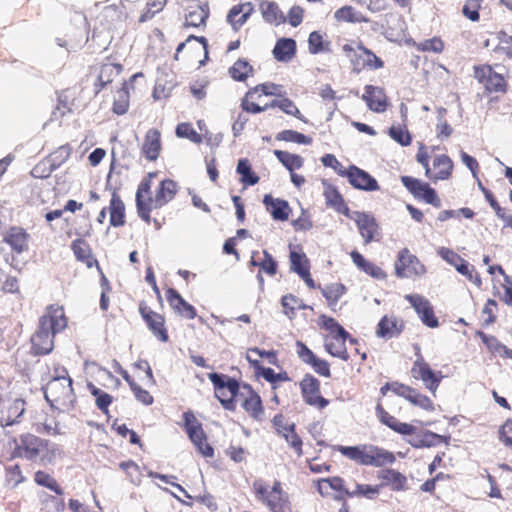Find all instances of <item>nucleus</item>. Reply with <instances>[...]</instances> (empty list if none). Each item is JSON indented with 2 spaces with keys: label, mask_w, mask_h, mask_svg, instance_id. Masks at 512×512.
I'll return each instance as SVG.
<instances>
[{
  "label": "nucleus",
  "mask_w": 512,
  "mask_h": 512,
  "mask_svg": "<svg viewBox=\"0 0 512 512\" xmlns=\"http://www.w3.org/2000/svg\"><path fill=\"white\" fill-rule=\"evenodd\" d=\"M411 374L415 379H420L424 386L433 394L439 387L443 375L440 371H433L430 365L424 360L422 354L414 361L411 369Z\"/></svg>",
  "instance_id": "obj_7"
},
{
  "label": "nucleus",
  "mask_w": 512,
  "mask_h": 512,
  "mask_svg": "<svg viewBox=\"0 0 512 512\" xmlns=\"http://www.w3.org/2000/svg\"><path fill=\"white\" fill-rule=\"evenodd\" d=\"M342 50L350 59L353 70L357 73L365 68L374 70L383 67V61L361 43H357L356 46L345 44Z\"/></svg>",
  "instance_id": "obj_4"
},
{
  "label": "nucleus",
  "mask_w": 512,
  "mask_h": 512,
  "mask_svg": "<svg viewBox=\"0 0 512 512\" xmlns=\"http://www.w3.org/2000/svg\"><path fill=\"white\" fill-rule=\"evenodd\" d=\"M401 182L415 198L421 199L437 208L441 206V200L436 194V191L431 188L428 183H424L410 176H402Z\"/></svg>",
  "instance_id": "obj_8"
},
{
  "label": "nucleus",
  "mask_w": 512,
  "mask_h": 512,
  "mask_svg": "<svg viewBox=\"0 0 512 512\" xmlns=\"http://www.w3.org/2000/svg\"><path fill=\"white\" fill-rule=\"evenodd\" d=\"M280 435H282L287 443L294 449L298 456L302 455V440L295 433L294 426H287L284 431L280 430Z\"/></svg>",
  "instance_id": "obj_49"
},
{
  "label": "nucleus",
  "mask_w": 512,
  "mask_h": 512,
  "mask_svg": "<svg viewBox=\"0 0 512 512\" xmlns=\"http://www.w3.org/2000/svg\"><path fill=\"white\" fill-rule=\"evenodd\" d=\"M282 307L284 313L291 319L295 315V311L303 309L305 306L303 302L292 294L283 296Z\"/></svg>",
  "instance_id": "obj_48"
},
{
  "label": "nucleus",
  "mask_w": 512,
  "mask_h": 512,
  "mask_svg": "<svg viewBox=\"0 0 512 512\" xmlns=\"http://www.w3.org/2000/svg\"><path fill=\"white\" fill-rule=\"evenodd\" d=\"M362 99L366 102L368 108L376 113H382L387 108V98L384 90L380 87L367 85Z\"/></svg>",
  "instance_id": "obj_14"
},
{
  "label": "nucleus",
  "mask_w": 512,
  "mask_h": 512,
  "mask_svg": "<svg viewBox=\"0 0 512 512\" xmlns=\"http://www.w3.org/2000/svg\"><path fill=\"white\" fill-rule=\"evenodd\" d=\"M440 438L439 435L433 432H425L422 437L413 436L408 440V443L415 448L430 447L433 445V439Z\"/></svg>",
  "instance_id": "obj_60"
},
{
  "label": "nucleus",
  "mask_w": 512,
  "mask_h": 512,
  "mask_svg": "<svg viewBox=\"0 0 512 512\" xmlns=\"http://www.w3.org/2000/svg\"><path fill=\"white\" fill-rule=\"evenodd\" d=\"M345 293V287L342 284H332L323 289V295L329 302V305H336L340 297Z\"/></svg>",
  "instance_id": "obj_53"
},
{
  "label": "nucleus",
  "mask_w": 512,
  "mask_h": 512,
  "mask_svg": "<svg viewBox=\"0 0 512 512\" xmlns=\"http://www.w3.org/2000/svg\"><path fill=\"white\" fill-rule=\"evenodd\" d=\"M176 135L179 138H187L194 143H201L202 137L189 123H180L176 127Z\"/></svg>",
  "instance_id": "obj_51"
},
{
  "label": "nucleus",
  "mask_w": 512,
  "mask_h": 512,
  "mask_svg": "<svg viewBox=\"0 0 512 512\" xmlns=\"http://www.w3.org/2000/svg\"><path fill=\"white\" fill-rule=\"evenodd\" d=\"M140 312L154 336L162 342H167L168 334L164 328V317L154 311H145V309L142 308Z\"/></svg>",
  "instance_id": "obj_20"
},
{
  "label": "nucleus",
  "mask_w": 512,
  "mask_h": 512,
  "mask_svg": "<svg viewBox=\"0 0 512 512\" xmlns=\"http://www.w3.org/2000/svg\"><path fill=\"white\" fill-rule=\"evenodd\" d=\"M263 203L275 220L285 221L289 218L290 209L287 201L265 195Z\"/></svg>",
  "instance_id": "obj_25"
},
{
  "label": "nucleus",
  "mask_w": 512,
  "mask_h": 512,
  "mask_svg": "<svg viewBox=\"0 0 512 512\" xmlns=\"http://www.w3.org/2000/svg\"><path fill=\"white\" fill-rule=\"evenodd\" d=\"M166 298L172 309L182 317L187 319H194L196 317L195 308L186 302L175 289L169 288Z\"/></svg>",
  "instance_id": "obj_17"
},
{
  "label": "nucleus",
  "mask_w": 512,
  "mask_h": 512,
  "mask_svg": "<svg viewBox=\"0 0 512 512\" xmlns=\"http://www.w3.org/2000/svg\"><path fill=\"white\" fill-rule=\"evenodd\" d=\"M395 273L399 278H413L424 275L426 268L415 255L404 248L397 255Z\"/></svg>",
  "instance_id": "obj_6"
},
{
  "label": "nucleus",
  "mask_w": 512,
  "mask_h": 512,
  "mask_svg": "<svg viewBox=\"0 0 512 512\" xmlns=\"http://www.w3.org/2000/svg\"><path fill=\"white\" fill-rule=\"evenodd\" d=\"M389 135L390 137L399 143L401 146H408L411 144L412 137L408 130L406 129L405 125L402 126H391L389 129Z\"/></svg>",
  "instance_id": "obj_50"
},
{
  "label": "nucleus",
  "mask_w": 512,
  "mask_h": 512,
  "mask_svg": "<svg viewBox=\"0 0 512 512\" xmlns=\"http://www.w3.org/2000/svg\"><path fill=\"white\" fill-rule=\"evenodd\" d=\"M129 108V96L125 90H120L115 96L113 103V112L117 115H123Z\"/></svg>",
  "instance_id": "obj_58"
},
{
  "label": "nucleus",
  "mask_w": 512,
  "mask_h": 512,
  "mask_svg": "<svg viewBox=\"0 0 512 512\" xmlns=\"http://www.w3.org/2000/svg\"><path fill=\"white\" fill-rule=\"evenodd\" d=\"M4 241L17 253H22L28 248V234L20 227L10 228Z\"/></svg>",
  "instance_id": "obj_26"
},
{
  "label": "nucleus",
  "mask_w": 512,
  "mask_h": 512,
  "mask_svg": "<svg viewBox=\"0 0 512 512\" xmlns=\"http://www.w3.org/2000/svg\"><path fill=\"white\" fill-rule=\"evenodd\" d=\"M48 402H71L73 398L72 382L62 380H50L44 391Z\"/></svg>",
  "instance_id": "obj_10"
},
{
  "label": "nucleus",
  "mask_w": 512,
  "mask_h": 512,
  "mask_svg": "<svg viewBox=\"0 0 512 512\" xmlns=\"http://www.w3.org/2000/svg\"><path fill=\"white\" fill-rule=\"evenodd\" d=\"M177 192V184L170 179L163 180L154 197L156 207H162L171 201Z\"/></svg>",
  "instance_id": "obj_31"
},
{
  "label": "nucleus",
  "mask_w": 512,
  "mask_h": 512,
  "mask_svg": "<svg viewBox=\"0 0 512 512\" xmlns=\"http://www.w3.org/2000/svg\"><path fill=\"white\" fill-rule=\"evenodd\" d=\"M337 450L346 458L367 466V444L357 446H338Z\"/></svg>",
  "instance_id": "obj_32"
},
{
  "label": "nucleus",
  "mask_w": 512,
  "mask_h": 512,
  "mask_svg": "<svg viewBox=\"0 0 512 512\" xmlns=\"http://www.w3.org/2000/svg\"><path fill=\"white\" fill-rule=\"evenodd\" d=\"M59 449L56 444L33 434H23L14 439L12 458H24L40 464L51 463Z\"/></svg>",
  "instance_id": "obj_2"
},
{
  "label": "nucleus",
  "mask_w": 512,
  "mask_h": 512,
  "mask_svg": "<svg viewBox=\"0 0 512 512\" xmlns=\"http://www.w3.org/2000/svg\"><path fill=\"white\" fill-rule=\"evenodd\" d=\"M253 488L259 500L266 504L272 512H285L288 506L287 494L282 490L281 483L275 481L273 487H269L262 481L256 480Z\"/></svg>",
  "instance_id": "obj_3"
},
{
  "label": "nucleus",
  "mask_w": 512,
  "mask_h": 512,
  "mask_svg": "<svg viewBox=\"0 0 512 512\" xmlns=\"http://www.w3.org/2000/svg\"><path fill=\"white\" fill-rule=\"evenodd\" d=\"M400 332L401 327H399L397 319L384 316L378 324L376 333L379 337L390 339L399 335Z\"/></svg>",
  "instance_id": "obj_34"
},
{
  "label": "nucleus",
  "mask_w": 512,
  "mask_h": 512,
  "mask_svg": "<svg viewBox=\"0 0 512 512\" xmlns=\"http://www.w3.org/2000/svg\"><path fill=\"white\" fill-rule=\"evenodd\" d=\"M404 298L411 304L424 325L429 328H437L439 326L433 306L426 297L420 294H407Z\"/></svg>",
  "instance_id": "obj_9"
},
{
  "label": "nucleus",
  "mask_w": 512,
  "mask_h": 512,
  "mask_svg": "<svg viewBox=\"0 0 512 512\" xmlns=\"http://www.w3.org/2000/svg\"><path fill=\"white\" fill-rule=\"evenodd\" d=\"M137 212L141 219L146 222L150 221V212L157 209L154 198L148 195H136Z\"/></svg>",
  "instance_id": "obj_37"
},
{
  "label": "nucleus",
  "mask_w": 512,
  "mask_h": 512,
  "mask_svg": "<svg viewBox=\"0 0 512 512\" xmlns=\"http://www.w3.org/2000/svg\"><path fill=\"white\" fill-rule=\"evenodd\" d=\"M124 210L125 207L123 201L114 193L110 201V224L112 226L117 227L124 225Z\"/></svg>",
  "instance_id": "obj_36"
},
{
  "label": "nucleus",
  "mask_w": 512,
  "mask_h": 512,
  "mask_svg": "<svg viewBox=\"0 0 512 512\" xmlns=\"http://www.w3.org/2000/svg\"><path fill=\"white\" fill-rule=\"evenodd\" d=\"M331 488L335 491L342 492L346 495V490H349V486L345 484V481L340 477L326 478L320 481L319 491L323 493L324 488Z\"/></svg>",
  "instance_id": "obj_52"
},
{
  "label": "nucleus",
  "mask_w": 512,
  "mask_h": 512,
  "mask_svg": "<svg viewBox=\"0 0 512 512\" xmlns=\"http://www.w3.org/2000/svg\"><path fill=\"white\" fill-rule=\"evenodd\" d=\"M283 94V87L274 83H263L248 91L249 97H254L256 95H258V97H261L262 95L281 97Z\"/></svg>",
  "instance_id": "obj_39"
},
{
  "label": "nucleus",
  "mask_w": 512,
  "mask_h": 512,
  "mask_svg": "<svg viewBox=\"0 0 512 512\" xmlns=\"http://www.w3.org/2000/svg\"><path fill=\"white\" fill-rule=\"evenodd\" d=\"M320 320L322 326L329 331L328 335H347V331L334 318L323 315Z\"/></svg>",
  "instance_id": "obj_63"
},
{
  "label": "nucleus",
  "mask_w": 512,
  "mask_h": 512,
  "mask_svg": "<svg viewBox=\"0 0 512 512\" xmlns=\"http://www.w3.org/2000/svg\"><path fill=\"white\" fill-rule=\"evenodd\" d=\"M88 388L91 394L95 397L97 407L102 412L107 413L108 407L112 402V396L92 384H89Z\"/></svg>",
  "instance_id": "obj_47"
},
{
  "label": "nucleus",
  "mask_w": 512,
  "mask_h": 512,
  "mask_svg": "<svg viewBox=\"0 0 512 512\" xmlns=\"http://www.w3.org/2000/svg\"><path fill=\"white\" fill-rule=\"evenodd\" d=\"M290 267L291 270L297 273L298 275L303 274V272L309 271V261L306 255L302 252L291 250Z\"/></svg>",
  "instance_id": "obj_42"
},
{
  "label": "nucleus",
  "mask_w": 512,
  "mask_h": 512,
  "mask_svg": "<svg viewBox=\"0 0 512 512\" xmlns=\"http://www.w3.org/2000/svg\"><path fill=\"white\" fill-rule=\"evenodd\" d=\"M71 151L72 149L69 145H62L59 148H57L54 152H52L46 158V160L54 169H57L64 162L67 161V159L70 157Z\"/></svg>",
  "instance_id": "obj_44"
},
{
  "label": "nucleus",
  "mask_w": 512,
  "mask_h": 512,
  "mask_svg": "<svg viewBox=\"0 0 512 512\" xmlns=\"http://www.w3.org/2000/svg\"><path fill=\"white\" fill-rule=\"evenodd\" d=\"M274 154L290 172H293L296 169H300L303 166V158L297 154H292L281 150H275Z\"/></svg>",
  "instance_id": "obj_38"
},
{
  "label": "nucleus",
  "mask_w": 512,
  "mask_h": 512,
  "mask_svg": "<svg viewBox=\"0 0 512 512\" xmlns=\"http://www.w3.org/2000/svg\"><path fill=\"white\" fill-rule=\"evenodd\" d=\"M185 15V26L187 27H200L204 25L209 15L208 5L200 3L199 1H191L187 8Z\"/></svg>",
  "instance_id": "obj_15"
},
{
  "label": "nucleus",
  "mask_w": 512,
  "mask_h": 512,
  "mask_svg": "<svg viewBox=\"0 0 512 512\" xmlns=\"http://www.w3.org/2000/svg\"><path fill=\"white\" fill-rule=\"evenodd\" d=\"M453 162L447 155H437L433 159L432 168L430 167V176L432 181L447 180L452 173Z\"/></svg>",
  "instance_id": "obj_19"
},
{
  "label": "nucleus",
  "mask_w": 512,
  "mask_h": 512,
  "mask_svg": "<svg viewBox=\"0 0 512 512\" xmlns=\"http://www.w3.org/2000/svg\"><path fill=\"white\" fill-rule=\"evenodd\" d=\"M260 11L265 22L269 24L279 25L285 22V17L275 2L262 1Z\"/></svg>",
  "instance_id": "obj_29"
},
{
  "label": "nucleus",
  "mask_w": 512,
  "mask_h": 512,
  "mask_svg": "<svg viewBox=\"0 0 512 512\" xmlns=\"http://www.w3.org/2000/svg\"><path fill=\"white\" fill-rule=\"evenodd\" d=\"M408 401L427 411L434 409L433 402L427 396L418 393L416 390L412 392L411 398H409Z\"/></svg>",
  "instance_id": "obj_64"
},
{
  "label": "nucleus",
  "mask_w": 512,
  "mask_h": 512,
  "mask_svg": "<svg viewBox=\"0 0 512 512\" xmlns=\"http://www.w3.org/2000/svg\"><path fill=\"white\" fill-rule=\"evenodd\" d=\"M209 379L215 386V395L217 398H221L220 393H222L224 390L229 392L230 399L238 397L239 384L236 380L219 375L217 373L209 374Z\"/></svg>",
  "instance_id": "obj_22"
},
{
  "label": "nucleus",
  "mask_w": 512,
  "mask_h": 512,
  "mask_svg": "<svg viewBox=\"0 0 512 512\" xmlns=\"http://www.w3.org/2000/svg\"><path fill=\"white\" fill-rule=\"evenodd\" d=\"M349 338V334L347 335H327L324 339V345L326 351L333 357H338L341 360L347 361L349 359V354L346 348V339Z\"/></svg>",
  "instance_id": "obj_18"
},
{
  "label": "nucleus",
  "mask_w": 512,
  "mask_h": 512,
  "mask_svg": "<svg viewBox=\"0 0 512 512\" xmlns=\"http://www.w3.org/2000/svg\"><path fill=\"white\" fill-rule=\"evenodd\" d=\"M122 71V66L119 64L107 63L102 65L98 80L101 83V87L106 86L112 82L114 77L119 76Z\"/></svg>",
  "instance_id": "obj_41"
},
{
  "label": "nucleus",
  "mask_w": 512,
  "mask_h": 512,
  "mask_svg": "<svg viewBox=\"0 0 512 512\" xmlns=\"http://www.w3.org/2000/svg\"><path fill=\"white\" fill-rule=\"evenodd\" d=\"M380 491V486L368 485V484H359L354 483L353 487H349V490H346V496L350 498H366V499H374L378 496Z\"/></svg>",
  "instance_id": "obj_33"
},
{
  "label": "nucleus",
  "mask_w": 512,
  "mask_h": 512,
  "mask_svg": "<svg viewBox=\"0 0 512 512\" xmlns=\"http://www.w3.org/2000/svg\"><path fill=\"white\" fill-rule=\"evenodd\" d=\"M367 452V466L382 467L395 461L392 452L378 446L367 444Z\"/></svg>",
  "instance_id": "obj_24"
},
{
  "label": "nucleus",
  "mask_w": 512,
  "mask_h": 512,
  "mask_svg": "<svg viewBox=\"0 0 512 512\" xmlns=\"http://www.w3.org/2000/svg\"><path fill=\"white\" fill-rule=\"evenodd\" d=\"M66 326L63 308L50 306L40 318L39 329L31 337L35 354L50 353L54 347V335L64 330Z\"/></svg>",
  "instance_id": "obj_1"
},
{
  "label": "nucleus",
  "mask_w": 512,
  "mask_h": 512,
  "mask_svg": "<svg viewBox=\"0 0 512 512\" xmlns=\"http://www.w3.org/2000/svg\"><path fill=\"white\" fill-rule=\"evenodd\" d=\"M381 477L392 485L393 490L400 491L405 489L407 479L400 472L393 469H388L383 471Z\"/></svg>",
  "instance_id": "obj_45"
},
{
  "label": "nucleus",
  "mask_w": 512,
  "mask_h": 512,
  "mask_svg": "<svg viewBox=\"0 0 512 512\" xmlns=\"http://www.w3.org/2000/svg\"><path fill=\"white\" fill-rule=\"evenodd\" d=\"M184 428L188 434L189 439L194 444L198 452L204 457H212L214 449L207 442V436L202 428V424L197 420L191 411L183 414Z\"/></svg>",
  "instance_id": "obj_5"
},
{
  "label": "nucleus",
  "mask_w": 512,
  "mask_h": 512,
  "mask_svg": "<svg viewBox=\"0 0 512 512\" xmlns=\"http://www.w3.org/2000/svg\"><path fill=\"white\" fill-rule=\"evenodd\" d=\"M72 250L78 260L87 261L90 258V249L88 244L82 239H76L72 242Z\"/></svg>",
  "instance_id": "obj_62"
},
{
  "label": "nucleus",
  "mask_w": 512,
  "mask_h": 512,
  "mask_svg": "<svg viewBox=\"0 0 512 512\" xmlns=\"http://www.w3.org/2000/svg\"><path fill=\"white\" fill-rule=\"evenodd\" d=\"M35 482L41 486L47 487L59 495L63 493L56 480L45 472L38 471L35 474Z\"/></svg>",
  "instance_id": "obj_54"
},
{
  "label": "nucleus",
  "mask_w": 512,
  "mask_h": 512,
  "mask_svg": "<svg viewBox=\"0 0 512 512\" xmlns=\"http://www.w3.org/2000/svg\"><path fill=\"white\" fill-rule=\"evenodd\" d=\"M161 150L160 132L157 129H149L145 135L142 145V152L145 157L154 161L158 158Z\"/></svg>",
  "instance_id": "obj_23"
},
{
  "label": "nucleus",
  "mask_w": 512,
  "mask_h": 512,
  "mask_svg": "<svg viewBox=\"0 0 512 512\" xmlns=\"http://www.w3.org/2000/svg\"><path fill=\"white\" fill-rule=\"evenodd\" d=\"M278 139L286 141V142H294L298 144L308 145L311 143V139L306 135L293 131V130H284L278 135Z\"/></svg>",
  "instance_id": "obj_57"
},
{
  "label": "nucleus",
  "mask_w": 512,
  "mask_h": 512,
  "mask_svg": "<svg viewBox=\"0 0 512 512\" xmlns=\"http://www.w3.org/2000/svg\"><path fill=\"white\" fill-rule=\"evenodd\" d=\"M417 49L423 52L441 53L444 49V43L440 38L433 37L418 43Z\"/></svg>",
  "instance_id": "obj_55"
},
{
  "label": "nucleus",
  "mask_w": 512,
  "mask_h": 512,
  "mask_svg": "<svg viewBox=\"0 0 512 512\" xmlns=\"http://www.w3.org/2000/svg\"><path fill=\"white\" fill-rule=\"evenodd\" d=\"M324 196L328 205L332 206L338 211L343 207V199L339 192L331 186H328L324 191Z\"/></svg>",
  "instance_id": "obj_61"
},
{
  "label": "nucleus",
  "mask_w": 512,
  "mask_h": 512,
  "mask_svg": "<svg viewBox=\"0 0 512 512\" xmlns=\"http://www.w3.org/2000/svg\"><path fill=\"white\" fill-rule=\"evenodd\" d=\"M243 389L244 392H242L241 395L245 396V399L242 402V407L254 419L260 420L263 415V407L259 395L248 385H244Z\"/></svg>",
  "instance_id": "obj_21"
},
{
  "label": "nucleus",
  "mask_w": 512,
  "mask_h": 512,
  "mask_svg": "<svg viewBox=\"0 0 512 512\" xmlns=\"http://www.w3.org/2000/svg\"><path fill=\"white\" fill-rule=\"evenodd\" d=\"M296 51V42L290 38H283L277 41L273 54L281 62H288L292 59Z\"/></svg>",
  "instance_id": "obj_30"
},
{
  "label": "nucleus",
  "mask_w": 512,
  "mask_h": 512,
  "mask_svg": "<svg viewBox=\"0 0 512 512\" xmlns=\"http://www.w3.org/2000/svg\"><path fill=\"white\" fill-rule=\"evenodd\" d=\"M261 97L258 95L254 97H249L248 92L245 94L244 98L241 101V107L244 111L257 114L263 112L268 109V106H260L255 102V100L259 101Z\"/></svg>",
  "instance_id": "obj_59"
},
{
  "label": "nucleus",
  "mask_w": 512,
  "mask_h": 512,
  "mask_svg": "<svg viewBox=\"0 0 512 512\" xmlns=\"http://www.w3.org/2000/svg\"><path fill=\"white\" fill-rule=\"evenodd\" d=\"M353 263L366 274L376 279H384L386 273L372 262L366 260L359 252L352 251L350 253Z\"/></svg>",
  "instance_id": "obj_28"
},
{
  "label": "nucleus",
  "mask_w": 512,
  "mask_h": 512,
  "mask_svg": "<svg viewBox=\"0 0 512 512\" xmlns=\"http://www.w3.org/2000/svg\"><path fill=\"white\" fill-rule=\"evenodd\" d=\"M253 11L251 3H243L233 6L228 15L227 21L232 25L234 30H238L249 18Z\"/></svg>",
  "instance_id": "obj_27"
},
{
  "label": "nucleus",
  "mask_w": 512,
  "mask_h": 512,
  "mask_svg": "<svg viewBox=\"0 0 512 512\" xmlns=\"http://www.w3.org/2000/svg\"><path fill=\"white\" fill-rule=\"evenodd\" d=\"M26 402L22 398L15 399L8 409V422L6 425H13L19 422L25 412Z\"/></svg>",
  "instance_id": "obj_46"
},
{
  "label": "nucleus",
  "mask_w": 512,
  "mask_h": 512,
  "mask_svg": "<svg viewBox=\"0 0 512 512\" xmlns=\"http://www.w3.org/2000/svg\"><path fill=\"white\" fill-rule=\"evenodd\" d=\"M352 218L356 222L365 244L378 240V224L373 216L363 212H355Z\"/></svg>",
  "instance_id": "obj_13"
},
{
  "label": "nucleus",
  "mask_w": 512,
  "mask_h": 512,
  "mask_svg": "<svg viewBox=\"0 0 512 512\" xmlns=\"http://www.w3.org/2000/svg\"><path fill=\"white\" fill-rule=\"evenodd\" d=\"M475 77L485 85L489 92H503L505 90L504 78L493 72L490 67L476 69Z\"/></svg>",
  "instance_id": "obj_16"
},
{
  "label": "nucleus",
  "mask_w": 512,
  "mask_h": 512,
  "mask_svg": "<svg viewBox=\"0 0 512 512\" xmlns=\"http://www.w3.org/2000/svg\"><path fill=\"white\" fill-rule=\"evenodd\" d=\"M334 18L338 22L361 23L367 22L368 19L352 6H343L334 12Z\"/></svg>",
  "instance_id": "obj_35"
},
{
  "label": "nucleus",
  "mask_w": 512,
  "mask_h": 512,
  "mask_svg": "<svg viewBox=\"0 0 512 512\" xmlns=\"http://www.w3.org/2000/svg\"><path fill=\"white\" fill-rule=\"evenodd\" d=\"M319 386V381L311 375H306L300 382L301 392L305 402L323 409L328 405V400L320 396Z\"/></svg>",
  "instance_id": "obj_11"
},
{
  "label": "nucleus",
  "mask_w": 512,
  "mask_h": 512,
  "mask_svg": "<svg viewBox=\"0 0 512 512\" xmlns=\"http://www.w3.org/2000/svg\"><path fill=\"white\" fill-rule=\"evenodd\" d=\"M346 177L348 178L349 183L356 189L365 191H376L379 189V185L375 178L354 165L347 169Z\"/></svg>",
  "instance_id": "obj_12"
},
{
  "label": "nucleus",
  "mask_w": 512,
  "mask_h": 512,
  "mask_svg": "<svg viewBox=\"0 0 512 512\" xmlns=\"http://www.w3.org/2000/svg\"><path fill=\"white\" fill-rule=\"evenodd\" d=\"M484 195L491 207L494 209L496 215L505 222L506 226L512 228V216L504 212L489 190H484Z\"/></svg>",
  "instance_id": "obj_56"
},
{
  "label": "nucleus",
  "mask_w": 512,
  "mask_h": 512,
  "mask_svg": "<svg viewBox=\"0 0 512 512\" xmlns=\"http://www.w3.org/2000/svg\"><path fill=\"white\" fill-rule=\"evenodd\" d=\"M252 71V66L246 60L239 59L230 68L229 73L234 80L244 81Z\"/></svg>",
  "instance_id": "obj_43"
},
{
  "label": "nucleus",
  "mask_w": 512,
  "mask_h": 512,
  "mask_svg": "<svg viewBox=\"0 0 512 512\" xmlns=\"http://www.w3.org/2000/svg\"><path fill=\"white\" fill-rule=\"evenodd\" d=\"M237 173L241 175V182L246 185H255L259 177L251 171V166L247 159H240L237 164Z\"/></svg>",
  "instance_id": "obj_40"
}]
</instances>
